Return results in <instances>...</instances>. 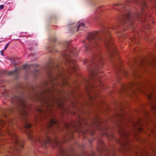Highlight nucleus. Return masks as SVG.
<instances>
[{"label": "nucleus", "instance_id": "nucleus-1", "mask_svg": "<svg viewBox=\"0 0 156 156\" xmlns=\"http://www.w3.org/2000/svg\"><path fill=\"white\" fill-rule=\"evenodd\" d=\"M101 41L105 45L110 55L112 57L113 54H116L117 51L111 39L109 31L105 28L100 31L89 34L87 38L83 41L85 52H88L92 55V59L88 61L86 59L84 63H87L88 70L90 74V80H85V88L87 92L89 88L93 89L97 86H101L100 76L95 71L98 70L103 65V60L101 53L100 47L98 42Z\"/></svg>", "mask_w": 156, "mask_h": 156}, {"label": "nucleus", "instance_id": "nucleus-2", "mask_svg": "<svg viewBox=\"0 0 156 156\" xmlns=\"http://www.w3.org/2000/svg\"><path fill=\"white\" fill-rule=\"evenodd\" d=\"M73 55L75 56H77L74 51H71L69 55L65 53L62 54V56L65 60V64L68 66L67 71L63 69L61 70L59 67L57 65L54 66L48 65L46 70L50 81L49 83H45L44 84L48 87H44V88L55 95V93L60 94L61 92L57 87H65L70 88V94H72L73 93L76 84H74L73 86L69 83L68 80V74L71 75L74 74L76 76V72L78 68L75 61L71 58Z\"/></svg>", "mask_w": 156, "mask_h": 156}, {"label": "nucleus", "instance_id": "nucleus-3", "mask_svg": "<svg viewBox=\"0 0 156 156\" xmlns=\"http://www.w3.org/2000/svg\"><path fill=\"white\" fill-rule=\"evenodd\" d=\"M29 91L30 93L27 97L29 99L33 101L38 100L46 104L47 109L45 110L42 109L38 110L41 118L46 119L48 116V110H50L49 109L55 105L62 108V102L59 99L56 98L55 94L44 88L41 91L37 92L35 88L32 87Z\"/></svg>", "mask_w": 156, "mask_h": 156}, {"label": "nucleus", "instance_id": "nucleus-4", "mask_svg": "<svg viewBox=\"0 0 156 156\" xmlns=\"http://www.w3.org/2000/svg\"><path fill=\"white\" fill-rule=\"evenodd\" d=\"M133 1L139 6L141 11L143 12L147 8V5L145 1L141 0H125L124 2H120L113 5V8L122 12L121 16L119 18L120 24L119 26L123 27H125L129 28L133 27V24L135 19H137L141 16V14L139 12L136 13L131 12L127 9L126 3Z\"/></svg>", "mask_w": 156, "mask_h": 156}, {"label": "nucleus", "instance_id": "nucleus-5", "mask_svg": "<svg viewBox=\"0 0 156 156\" xmlns=\"http://www.w3.org/2000/svg\"><path fill=\"white\" fill-rule=\"evenodd\" d=\"M11 101L21 108L20 114L21 117L24 121V127L26 133L28 138L30 140L33 141L35 138H34L31 133V128L32 125L27 122V119L28 115L27 112L28 109L24 93L21 90L17 89L16 93L13 94L11 98Z\"/></svg>", "mask_w": 156, "mask_h": 156}, {"label": "nucleus", "instance_id": "nucleus-6", "mask_svg": "<svg viewBox=\"0 0 156 156\" xmlns=\"http://www.w3.org/2000/svg\"><path fill=\"white\" fill-rule=\"evenodd\" d=\"M10 128H8L6 130V133L10 137L12 140V144L10 145L9 149L12 151V154L15 156L18 155L19 153L21 152V149L23 147V142L17 140V136L16 135Z\"/></svg>", "mask_w": 156, "mask_h": 156}, {"label": "nucleus", "instance_id": "nucleus-7", "mask_svg": "<svg viewBox=\"0 0 156 156\" xmlns=\"http://www.w3.org/2000/svg\"><path fill=\"white\" fill-rule=\"evenodd\" d=\"M75 24H73L72 25V27L70 29L72 32H76L79 30H83L85 28L84 23H79L76 27H75Z\"/></svg>", "mask_w": 156, "mask_h": 156}, {"label": "nucleus", "instance_id": "nucleus-8", "mask_svg": "<svg viewBox=\"0 0 156 156\" xmlns=\"http://www.w3.org/2000/svg\"><path fill=\"white\" fill-rule=\"evenodd\" d=\"M18 73V69H16L13 71L7 72L4 70H1L0 69V75L5 74L9 75H14L16 76Z\"/></svg>", "mask_w": 156, "mask_h": 156}, {"label": "nucleus", "instance_id": "nucleus-9", "mask_svg": "<svg viewBox=\"0 0 156 156\" xmlns=\"http://www.w3.org/2000/svg\"><path fill=\"white\" fill-rule=\"evenodd\" d=\"M136 85V84L134 83H131L128 85H122V90L123 91H126L128 90H130L131 91L133 90L132 89V87Z\"/></svg>", "mask_w": 156, "mask_h": 156}, {"label": "nucleus", "instance_id": "nucleus-10", "mask_svg": "<svg viewBox=\"0 0 156 156\" xmlns=\"http://www.w3.org/2000/svg\"><path fill=\"white\" fill-rule=\"evenodd\" d=\"M75 126V124L71 122H70V123H66L64 124L65 128L68 130L70 129L71 128H74Z\"/></svg>", "mask_w": 156, "mask_h": 156}, {"label": "nucleus", "instance_id": "nucleus-11", "mask_svg": "<svg viewBox=\"0 0 156 156\" xmlns=\"http://www.w3.org/2000/svg\"><path fill=\"white\" fill-rule=\"evenodd\" d=\"M32 65H31L32 66ZM31 66L28 65H25L23 66V68L25 70L26 73L28 74L30 72V69Z\"/></svg>", "mask_w": 156, "mask_h": 156}, {"label": "nucleus", "instance_id": "nucleus-12", "mask_svg": "<svg viewBox=\"0 0 156 156\" xmlns=\"http://www.w3.org/2000/svg\"><path fill=\"white\" fill-rule=\"evenodd\" d=\"M115 71L116 73H119L122 72L123 73H126V72L121 69L118 66H116L115 67Z\"/></svg>", "mask_w": 156, "mask_h": 156}, {"label": "nucleus", "instance_id": "nucleus-13", "mask_svg": "<svg viewBox=\"0 0 156 156\" xmlns=\"http://www.w3.org/2000/svg\"><path fill=\"white\" fill-rule=\"evenodd\" d=\"M39 73L38 70L37 69H35L34 71L32 73V74L34 77H36Z\"/></svg>", "mask_w": 156, "mask_h": 156}, {"label": "nucleus", "instance_id": "nucleus-14", "mask_svg": "<svg viewBox=\"0 0 156 156\" xmlns=\"http://www.w3.org/2000/svg\"><path fill=\"white\" fill-rule=\"evenodd\" d=\"M9 60L11 61V64L13 65H16V64L15 62V60L13 59H9Z\"/></svg>", "mask_w": 156, "mask_h": 156}, {"label": "nucleus", "instance_id": "nucleus-15", "mask_svg": "<svg viewBox=\"0 0 156 156\" xmlns=\"http://www.w3.org/2000/svg\"><path fill=\"white\" fill-rule=\"evenodd\" d=\"M67 139H71L73 138V135H67Z\"/></svg>", "mask_w": 156, "mask_h": 156}, {"label": "nucleus", "instance_id": "nucleus-16", "mask_svg": "<svg viewBox=\"0 0 156 156\" xmlns=\"http://www.w3.org/2000/svg\"><path fill=\"white\" fill-rule=\"evenodd\" d=\"M50 41L53 42H55L56 41V38L55 37H53L50 39Z\"/></svg>", "mask_w": 156, "mask_h": 156}, {"label": "nucleus", "instance_id": "nucleus-17", "mask_svg": "<svg viewBox=\"0 0 156 156\" xmlns=\"http://www.w3.org/2000/svg\"><path fill=\"white\" fill-rule=\"evenodd\" d=\"M9 43H8L5 45V48H4V50H5V49H6V48H7L8 47L9 45Z\"/></svg>", "mask_w": 156, "mask_h": 156}, {"label": "nucleus", "instance_id": "nucleus-18", "mask_svg": "<svg viewBox=\"0 0 156 156\" xmlns=\"http://www.w3.org/2000/svg\"><path fill=\"white\" fill-rule=\"evenodd\" d=\"M5 5H0V9H3Z\"/></svg>", "mask_w": 156, "mask_h": 156}, {"label": "nucleus", "instance_id": "nucleus-19", "mask_svg": "<svg viewBox=\"0 0 156 156\" xmlns=\"http://www.w3.org/2000/svg\"><path fill=\"white\" fill-rule=\"evenodd\" d=\"M123 136L124 135V136L126 137V138H127V133L125 132V133H123Z\"/></svg>", "mask_w": 156, "mask_h": 156}, {"label": "nucleus", "instance_id": "nucleus-20", "mask_svg": "<svg viewBox=\"0 0 156 156\" xmlns=\"http://www.w3.org/2000/svg\"><path fill=\"white\" fill-rule=\"evenodd\" d=\"M124 146H125V147H127V148H129V147H128V146H127V143H124Z\"/></svg>", "mask_w": 156, "mask_h": 156}, {"label": "nucleus", "instance_id": "nucleus-21", "mask_svg": "<svg viewBox=\"0 0 156 156\" xmlns=\"http://www.w3.org/2000/svg\"><path fill=\"white\" fill-rule=\"evenodd\" d=\"M2 130H0V136H3L4 135L2 133Z\"/></svg>", "mask_w": 156, "mask_h": 156}, {"label": "nucleus", "instance_id": "nucleus-22", "mask_svg": "<svg viewBox=\"0 0 156 156\" xmlns=\"http://www.w3.org/2000/svg\"><path fill=\"white\" fill-rule=\"evenodd\" d=\"M1 54L2 55H4V53H3V50H2L1 51Z\"/></svg>", "mask_w": 156, "mask_h": 156}, {"label": "nucleus", "instance_id": "nucleus-23", "mask_svg": "<svg viewBox=\"0 0 156 156\" xmlns=\"http://www.w3.org/2000/svg\"><path fill=\"white\" fill-rule=\"evenodd\" d=\"M134 156H141L140 154H139L137 153H136V154Z\"/></svg>", "mask_w": 156, "mask_h": 156}, {"label": "nucleus", "instance_id": "nucleus-24", "mask_svg": "<svg viewBox=\"0 0 156 156\" xmlns=\"http://www.w3.org/2000/svg\"><path fill=\"white\" fill-rule=\"evenodd\" d=\"M0 122H1V123H2V124H4L5 122H3L1 120H0Z\"/></svg>", "mask_w": 156, "mask_h": 156}, {"label": "nucleus", "instance_id": "nucleus-25", "mask_svg": "<svg viewBox=\"0 0 156 156\" xmlns=\"http://www.w3.org/2000/svg\"><path fill=\"white\" fill-rule=\"evenodd\" d=\"M50 49H51V51H54V50L53 49H52V48H50Z\"/></svg>", "mask_w": 156, "mask_h": 156}, {"label": "nucleus", "instance_id": "nucleus-26", "mask_svg": "<svg viewBox=\"0 0 156 156\" xmlns=\"http://www.w3.org/2000/svg\"><path fill=\"white\" fill-rule=\"evenodd\" d=\"M12 124V123H10V124H9V125H10V124Z\"/></svg>", "mask_w": 156, "mask_h": 156}, {"label": "nucleus", "instance_id": "nucleus-27", "mask_svg": "<svg viewBox=\"0 0 156 156\" xmlns=\"http://www.w3.org/2000/svg\"><path fill=\"white\" fill-rule=\"evenodd\" d=\"M113 28V29H115V27H114V28Z\"/></svg>", "mask_w": 156, "mask_h": 156}, {"label": "nucleus", "instance_id": "nucleus-28", "mask_svg": "<svg viewBox=\"0 0 156 156\" xmlns=\"http://www.w3.org/2000/svg\"><path fill=\"white\" fill-rule=\"evenodd\" d=\"M66 140H64V142H65V141H66Z\"/></svg>", "mask_w": 156, "mask_h": 156}, {"label": "nucleus", "instance_id": "nucleus-29", "mask_svg": "<svg viewBox=\"0 0 156 156\" xmlns=\"http://www.w3.org/2000/svg\"><path fill=\"white\" fill-rule=\"evenodd\" d=\"M140 130H141L142 129L140 128Z\"/></svg>", "mask_w": 156, "mask_h": 156}]
</instances>
